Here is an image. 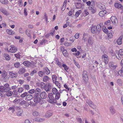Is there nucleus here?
I'll use <instances>...</instances> for the list:
<instances>
[{
    "instance_id": "1",
    "label": "nucleus",
    "mask_w": 123,
    "mask_h": 123,
    "mask_svg": "<svg viewBox=\"0 0 123 123\" xmlns=\"http://www.w3.org/2000/svg\"><path fill=\"white\" fill-rule=\"evenodd\" d=\"M10 85L8 83L5 84L4 86H0V92H6L11 90Z\"/></svg>"
},
{
    "instance_id": "2",
    "label": "nucleus",
    "mask_w": 123,
    "mask_h": 123,
    "mask_svg": "<svg viewBox=\"0 0 123 123\" xmlns=\"http://www.w3.org/2000/svg\"><path fill=\"white\" fill-rule=\"evenodd\" d=\"M115 54L116 57L119 60H121L123 56V49H120L119 51L116 50Z\"/></svg>"
},
{
    "instance_id": "3",
    "label": "nucleus",
    "mask_w": 123,
    "mask_h": 123,
    "mask_svg": "<svg viewBox=\"0 0 123 123\" xmlns=\"http://www.w3.org/2000/svg\"><path fill=\"white\" fill-rule=\"evenodd\" d=\"M83 80L84 83H87L88 80V77L87 72L86 71H83Z\"/></svg>"
},
{
    "instance_id": "4",
    "label": "nucleus",
    "mask_w": 123,
    "mask_h": 123,
    "mask_svg": "<svg viewBox=\"0 0 123 123\" xmlns=\"http://www.w3.org/2000/svg\"><path fill=\"white\" fill-rule=\"evenodd\" d=\"M53 94L52 93H49L48 95V97L49 99V102L51 103H56V100L53 96Z\"/></svg>"
},
{
    "instance_id": "5",
    "label": "nucleus",
    "mask_w": 123,
    "mask_h": 123,
    "mask_svg": "<svg viewBox=\"0 0 123 123\" xmlns=\"http://www.w3.org/2000/svg\"><path fill=\"white\" fill-rule=\"evenodd\" d=\"M7 73L5 71H3L2 73L1 79L3 81L5 82L8 79L7 77Z\"/></svg>"
},
{
    "instance_id": "6",
    "label": "nucleus",
    "mask_w": 123,
    "mask_h": 123,
    "mask_svg": "<svg viewBox=\"0 0 123 123\" xmlns=\"http://www.w3.org/2000/svg\"><path fill=\"white\" fill-rule=\"evenodd\" d=\"M38 96L39 94H35L33 97L34 101L36 104L39 102L40 101V98Z\"/></svg>"
},
{
    "instance_id": "7",
    "label": "nucleus",
    "mask_w": 123,
    "mask_h": 123,
    "mask_svg": "<svg viewBox=\"0 0 123 123\" xmlns=\"http://www.w3.org/2000/svg\"><path fill=\"white\" fill-rule=\"evenodd\" d=\"M111 20L114 25H117L118 24V21L116 17L114 16H112L111 18Z\"/></svg>"
},
{
    "instance_id": "8",
    "label": "nucleus",
    "mask_w": 123,
    "mask_h": 123,
    "mask_svg": "<svg viewBox=\"0 0 123 123\" xmlns=\"http://www.w3.org/2000/svg\"><path fill=\"white\" fill-rule=\"evenodd\" d=\"M33 62H30L27 61H25L24 62L23 64L25 66L27 67H29V66L32 67V66L33 65Z\"/></svg>"
},
{
    "instance_id": "9",
    "label": "nucleus",
    "mask_w": 123,
    "mask_h": 123,
    "mask_svg": "<svg viewBox=\"0 0 123 123\" xmlns=\"http://www.w3.org/2000/svg\"><path fill=\"white\" fill-rule=\"evenodd\" d=\"M9 75L10 77H11L12 78H13L17 76L18 74L15 72H14L12 71L9 72Z\"/></svg>"
},
{
    "instance_id": "10",
    "label": "nucleus",
    "mask_w": 123,
    "mask_h": 123,
    "mask_svg": "<svg viewBox=\"0 0 123 123\" xmlns=\"http://www.w3.org/2000/svg\"><path fill=\"white\" fill-rule=\"evenodd\" d=\"M109 66L110 68L113 70L115 69L117 67L116 65H115L112 62H109Z\"/></svg>"
},
{
    "instance_id": "11",
    "label": "nucleus",
    "mask_w": 123,
    "mask_h": 123,
    "mask_svg": "<svg viewBox=\"0 0 123 123\" xmlns=\"http://www.w3.org/2000/svg\"><path fill=\"white\" fill-rule=\"evenodd\" d=\"M51 84L50 83H49L45 85L44 89L46 92H48L51 90Z\"/></svg>"
},
{
    "instance_id": "12",
    "label": "nucleus",
    "mask_w": 123,
    "mask_h": 123,
    "mask_svg": "<svg viewBox=\"0 0 123 123\" xmlns=\"http://www.w3.org/2000/svg\"><path fill=\"white\" fill-rule=\"evenodd\" d=\"M11 48L9 50V52L11 53H15L17 50V48L13 45L11 46Z\"/></svg>"
},
{
    "instance_id": "13",
    "label": "nucleus",
    "mask_w": 123,
    "mask_h": 123,
    "mask_svg": "<svg viewBox=\"0 0 123 123\" xmlns=\"http://www.w3.org/2000/svg\"><path fill=\"white\" fill-rule=\"evenodd\" d=\"M102 59H104L105 63L107 64L108 62V56L106 55H103L102 56Z\"/></svg>"
},
{
    "instance_id": "14",
    "label": "nucleus",
    "mask_w": 123,
    "mask_h": 123,
    "mask_svg": "<svg viewBox=\"0 0 123 123\" xmlns=\"http://www.w3.org/2000/svg\"><path fill=\"white\" fill-rule=\"evenodd\" d=\"M86 102L87 104L89 105V106L91 108L93 109H94L96 108V106L93 104L92 102L90 100H87L86 101Z\"/></svg>"
},
{
    "instance_id": "15",
    "label": "nucleus",
    "mask_w": 123,
    "mask_h": 123,
    "mask_svg": "<svg viewBox=\"0 0 123 123\" xmlns=\"http://www.w3.org/2000/svg\"><path fill=\"white\" fill-rule=\"evenodd\" d=\"M23 113L22 110L20 108L18 107L16 113L17 115L18 116H21Z\"/></svg>"
},
{
    "instance_id": "16",
    "label": "nucleus",
    "mask_w": 123,
    "mask_h": 123,
    "mask_svg": "<svg viewBox=\"0 0 123 123\" xmlns=\"http://www.w3.org/2000/svg\"><path fill=\"white\" fill-rule=\"evenodd\" d=\"M25 69L23 67L20 68L18 71V73L19 74H21L25 73L26 72Z\"/></svg>"
},
{
    "instance_id": "17",
    "label": "nucleus",
    "mask_w": 123,
    "mask_h": 123,
    "mask_svg": "<svg viewBox=\"0 0 123 123\" xmlns=\"http://www.w3.org/2000/svg\"><path fill=\"white\" fill-rule=\"evenodd\" d=\"M40 96L41 98L43 99L46 98L47 97V95L45 92H43L40 94Z\"/></svg>"
},
{
    "instance_id": "18",
    "label": "nucleus",
    "mask_w": 123,
    "mask_h": 123,
    "mask_svg": "<svg viewBox=\"0 0 123 123\" xmlns=\"http://www.w3.org/2000/svg\"><path fill=\"white\" fill-rule=\"evenodd\" d=\"M53 114L52 112L50 111H48L45 115V116L47 118H49L51 117Z\"/></svg>"
},
{
    "instance_id": "19",
    "label": "nucleus",
    "mask_w": 123,
    "mask_h": 123,
    "mask_svg": "<svg viewBox=\"0 0 123 123\" xmlns=\"http://www.w3.org/2000/svg\"><path fill=\"white\" fill-rule=\"evenodd\" d=\"M110 112L112 115H114L116 111L113 106H111L110 108Z\"/></svg>"
},
{
    "instance_id": "20",
    "label": "nucleus",
    "mask_w": 123,
    "mask_h": 123,
    "mask_svg": "<svg viewBox=\"0 0 123 123\" xmlns=\"http://www.w3.org/2000/svg\"><path fill=\"white\" fill-rule=\"evenodd\" d=\"M96 26L95 25L93 26L91 29V32L93 34L97 32V29H96Z\"/></svg>"
},
{
    "instance_id": "21",
    "label": "nucleus",
    "mask_w": 123,
    "mask_h": 123,
    "mask_svg": "<svg viewBox=\"0 0 123 123\" xmlns=\"http://www.w3.org/2000/svg\"><path fill=\"white\" fill-rule=\"evenodd\" d=\"M0 12H2L5 15H8V14L5 9L2 7H1L0 8Z\"/></svg>"
},
{
    "instance_id": "22",
    "label": "nucleus",
    "mask_w": 123,
    "mask_h": 123,
    "mask_svg": "<svg viewBox=\"0 0 123 123\" xmlns=\"http://www.w3.org/2000/svg\"><path fill=\"white\" fill-rule=\"evenodd\" d=\"M123 37V35H121L117 41V43L118 45L121 44L122 43V39Z\"/></svg>"
},
{
    "instance_id": "23",
    "label": "nucleus",
    "mask_w": 123,
    "mask_h": 123,
    "mask_svg": "<svg viewBox=\"0 0 123 123\" xmlns=\"http://www.w3.org/2000/svg\"><path fill=\"white\" fill-rule=\"evenodd\" d=\"M75 5L76 8L78 9L83 8L82 7L83 6V5L81 3L78 2L76 3Z\"/></svg>"
},
{
    "instance_id": "24",
    "label": "nucleus",
    "mask_w": 123,
    "mask_h": 123,
    "mask_svg": "<svg viewBox=\"0 0 123 123\" xmlns=\"http://www.w3.org/2000/svg\"><path fill=\"white\" fill-rule=\"evenodd\" d=\"M43 72L46 75L49 74L50 73V71L47 67H46L44 68Z\"/></svg>"
},
{
    "instance_id": "25",
    "label": "nucleus",
    "mask_w": 123,
    "mask_h": 123,
    "mask_svg": "<svg viewBox=\"0 0 123 123\" xmlns=\"http://www.w3.org/2000/svg\"><path fill=\"white\" fill-rule=\"evenodd\" d=\"M98 7L102 10H105L106 9L105 6L101 3L99 4Z\"/></svg>"
},
{
    "instance_id": "26",
    "label": "nucleus",
    "mask_w": 123,
    "mask_h": 123,
    "mask_svg": "<svg viewBox=\"0 0 123 123\" xmlns=\"http://www.w3.org/2000/svg\"><path fill=\"white\" fill-rule=\"evenodd\" d=\"M107 13V12L105 10H102V11L99 12V15L101 17H102L104 16Z\"/></svg>"
},
{
    "instance_id": "27",
    "label": "nucleus",
    "mask_w": 123,
    "mask_h": 123,
    "mask_svg": "<svg viewBox=\"0 0 123 123\" xmlns=\"http://www.w3.org/2000/svg\"><path fill=\"white\" fill-rule=\"evenodd\" d=\"M88 42L90 45H92L93 44V41L92 37H90L88 39Z\"/></svg>"
},
{
    "instance_id": "28",
    "label": "nucleus",
    "mask_w": 123,
    "mask_h": 123,
    "mask_svg": "<svg viewBox=\"0 0 123 123\" xmlns=\"http://www.w3.org/2000/svg\"><path fill=\"white\" fill-rule=\"evenodd\" d=\"M33 96L31 95H27L26 97L25 100H31Z\"/></svg>"
},
{
    "instance_id": "29",
    "label": "nucleus",
    "mask_w": 123,
    "mask_h": 123,
    "mask_svg": "<svg viewBox=\"0 0 123 123\" xmlns=\"http://www.w3.org/2000/svg\"><path fill=\"white\" fill-rule=\"evenodd\" d=\"M62 66L64 68V69L67 72H68L69 70V68L67 66L66 64H63L62 65Z\"/></svg>"
},
{
    "instance_id": "30",
    "label": "nucleus",
    "mask_w": 123,
    "mask_h": 123,
    "mask_svg": "<svg viewBox=\"0 0 123 123\" xmlns=\"http://www.w3.org/2000/svg\"><path fill=\"white\" fill-rule=\"evenodd\" d=\"M6 31L7 33L10 35H13L14 34V31L9 29H7Z\"/></svg>"
},
{
    "instance_id": "31",
    "label": "nucleus",
    "mask_w": 123,
    "mask_h": 123,
    "mask_svg": "<svg viewBox=\"0 0 123 123\" xmlns=\"http://www.w3.org/2000/svg\"><path fill=\"white\" fill-rule=\"evenodd\" d=\"M49 78L48 76L45 75L44 76L43 78V81L44 82H45L49 80Z\"/></svg>"
},
{
    "instance_id": "32",
    "label": "nucleus",
    "mask_w": 123,
    "mask_h": 123,
    "mask_svg": "<svg viewBox=\"0 0 123 123\" xmlns=\"http://www.w3.org/2000/svg\"><path fill=\"white\" fill-rule=\"evenodd\" d=\"M32 115L34 117H39L40 115L39 113L36 111H34Z\"/></svg>"
},
{
    "instance_id": "33",
    "label": "nucleus",
    "mask_w": 123,
    "mask_h": 123,
    "mask_svg": "<svg viewBox=\"0 0 123 123\" xmlns=\"http://www.w3.org/2000/svg\"><path fill=\"white\" fill-rule=\"evenodd\" d=\"M20 101L21 100L20 99L16 98L13 101V103L15 104H18L20 103Z\"/></svg>"
},
{
    "instance_id": "34",
    "label": "nucleus",
    "mask_w": 123,
    "mask_h": 123,
    "mask_svg": "<svg viewBox=\"0 0 123 123\" xmlns=\"http://www.w3.org/2000/svg\"><path fill=\"white\" fill-rule=\"evenodd\" d=\"M87 34L86 33L84 34L83 35L82 39L85 42L87 40Z\"/></svg>"
},
{
    "instance_id": "35",
    "label": "nucleus",
    "mask_w": 123,
    "mask_h": 123,
    "mask_svg": "<svg viewBox=\"0 0 123 123\" xmlns=\"http://www.w3.org/2000/svg\"><path fill=\"white\" fill-rule=\"evenodd\" d=\"M115 6L116 7L119 8H123L122 6L121 5L118 3H116L115 4Z\"/></svg>"
},
{
    "instance_id": "36",
    "label": "nucleus",
    "mask_w": 123,
    "mask_h": 123,
    "mask_svg": "<svg viewBox=\"0 0 123 123\" xmlns=\"http://www.w3.org/2000/svg\"><path fill=\"white\" fill-rule=\"evenodd\" d=\"M52 92L54 94H56L58 93L57 89L55 88H53L52 90Z\"/></svg>"
},
{
    "instance_id": "37",
    "label": "nucleus",
    "mask_w": 123,
    "mask_h": 123,
    "mask_svg": "<svg viewBox=\"0 0 123 123\" xmlns=\"http://www.w3.org/2000/svg\"><path fill=\"white\" fill-rule=\"evenodd\" d=\"M102 30L105 33L107 34L108 33V30L105 27L103 26L102 28Z\"/></svg>"
},
{
    "instance_id": "38",
    "label": "nucleus",
    "mask_w": 123,
    "mask_h": 123,
    "mask_svg": "<svg viewBox=\"0 0 123 123\" xmlns=\"http://www.w3.org/2000/svg\"><path fill=\"white\" fill-rule=\"evenodd\" d=\"M56 61V63L58 65V66L60 68H62V66L61 65L60 63V62L59 60L57 59H55Z\"/></svg>"
},
{
    "instance_id": "39",
    "label": "nucleus",
    "mask_w": 123,
    "mask_h": 123,
    "mask_svg": "<svg viewBox=\"0 0 123 123\" xmlns=\"http://www.w3.org/2000/svg\"><path fill=\"white\" fill-rule=\"evenodd\" d=\"M62 53L64 55L65 57H67L68 55V53L67 50L64 49L62 51Z\"/></svg>"
},
{
    "instance_id": "40",
    "label": "nucleus",
    "mask_w": 123,
    "mask_h": 123,
    "mask_svg": "<svg viewBox=\"0 0 123 123\" xmlns=\"http://www.w3.org/2000/svg\"><path fill=\"white\" fill-rule=\"evenodd\" d=\"M44 119H42L40 118H37L35 119V121L38 122H42L44 121Z\"/></svg>"
},
{
    "instance_id": "41",
    "label": "nucleus",
    "mask_w": 123,
    "mask_h": 123,
    "mask_svg": "<svg viewBox=\"0 0 123 123\" xmlns=\"http://www.w3.org/2000/svg\"><path fill=\"white\" fill-rule=\"evenodd\" d=\"M39 76L41 77H42L43 76L44 74V73L43 71H40L38 73Z\"/></svg>"
},
{
    "instance_id": "42",
    "label": "nucleus",
    "mask_w": 123,
    "mask_h": 123,
    "mask_svg": "<svg viewBox=\"0 0 123 123\" xmlns=\"http://www.w3.org/2000/svg\"><path fill=\"white\" fill-rule=\"evenodd\" d=\"M45 85V83L44 82H40V86L42 89H44Z\"/></svg>"
},
{
    "instance_id": "43",
    "label": "nucleus",
    "mask_w": 123,
    "mask_h": 123,
    "mask_svg": "<svg viewBox=\"0 0 123 123\" xmlns=\"http://www.w3.org/2000/svg\"><path fill=\"white\" fill-rule=\"evenodd\" d=\"M6 93V95L7 96H11L12 94V92L11 91H8Z\"/></svg>"
},
{
    "instance_id": "44",
    "label": "nucleus",
    "mask_w": 123,
    "mask_h": 123,
    "mask_svg": "<svg viewBox=\"0 0 123 123\" xmlns=\"http://www.w3.org/2000/svg\"><path fill=\"white\" fill-rule=\"evenodd\" d=\"M0 2L3 4H6L8 3V1L7 0H0Z\"/></svg>"
},
{
    "instance_id": "45",
    "label": "nucleus",
    "mask_w": 123,
    "mask_h": 123,
    "mask_svg": "<svg viewBox=\"0 0 123 123\" xmlns=\"http://www.w3.org/2000/svg\"><path fill=\"white\" fill-rule=\"evenodd\" d=\"M96 28L97 30L98 33H99L100 31L101 27L98 25L97 26H96Z\"/></svg>"
},
{
    "instance_id": "46",
    "label": "nucleus",
    "mask_w": 123,
    "mask_h": 123,
    "mask_svg": "<svg viewBox=\"0 0 123 123\" xmlns=\"http://www.w3.org/2000/svg\"><path fill=\"white\" fill-rule=\"evenodd\" d=\"M81 12L82 11L81 10H79L76 12L75 14V16L78 17Z\"/></svg>"
},
{
    "instance_id": "47",
    "label": "nucleus",
    "mask_w": 123,
    "mask_h": 123,
    "mask_svg": "<svg viewBox=\"0 0 123 123\" xmlns=\"http://www.w3.org/2000/svg\"><path fill=\"white\" fill-rule=\"evenodd\" d=\"M57 77L55 75H54L52 76V80L54 83L56 82Z\"/></svg>"
},
{
    "instance_id": "48",
    "label": "nucleus",
    "mask_w": 123,
    "mask_h": 123,
    "mask_svg": "<svg viewBox=\"0 0 123 123\" xmlns=\"http://www.w3.org/2000/svg\"><path fill=\"white\" fill-rule=\"evenodd\" d=\"M41 91V90L39 88H37L35 90V94H38L39 95V92H40Z\"/></svg>"
},
{
    "instance_id": "49",
    "label": "nucleus",
    "mask_w": 123,
    "mask_h": 123,
    "mask_svg": "<svg viewBox=\"0 0 123 123\" xmlns=\"http://www.w3.org/2000/svg\"><path fill=\"white\" fill-rule=\"evenodd\" d=\"M117 83L120 86L122 85V82L121 79H118L117 80Z\"/></svg>"
},
{
    "instance_id": "50",
    "label": "nucleus",
    "mask_w": 123,
    "mask_h": 123,
    "mask_svg": "<svg viewBox=\"0 0 123 123\" xmlns=\"http://www.w3.org/2000/svg\"><path fill=\"white\" fill-rule=\"evenodd\" d=\"M55 96V98L57 99H58L60 98L61 94L59 92H58L56 94Z\"/></svg>"
},
{
    "instance_id": "51",
    "label": "nucleus",
    "mask_w": 123,
    "mask_h": 123,
    "mask_svg": "<svg viewBox=\"0 0 123 123\" xmlns=\"http://www.w3.org/2000/svg\"><path fill=\"white\" fill-rule=\"evenodd\" d=\"M23 88L25 89L28 90L30 89L29 86L28 85H25L24 86Z\"/></svg>"
},
{
    "instance_id": "52",
    "label": "nucleus",
    "mask_w": 123,
    "mask_h": 123,
    "mask_svg": "<svg viewBox=\"0 0 123 123\" xmlns=\"http://www.w3.org/2000/svg\"><path fill=\"white\" fill-rule=\"evenodd\" d=\"M14 67L16 68H18L19 67L20 64L19 63L17 62L15 63L14 64Z\"/></svg>"
},
{
    "instance_id": "53",
    "label": "nucleus",
    "mask_w": 123,
    "mask_h": 123,
    "mask_svg": "<svg viewBox=\"0 0 123 123\" xmlns=\"http://www.w3.org/2000/svg\"><path fill=\"white\" fill-rule=\"evenodd\" d=\"M111 21L110 20H108L105 22V24L107 26H111Z\"/></svg>"
},
{
    "instance_id": "54",
    "label": "nucleus",
    "mask_w": 123,
    "mask_h": 123,
    "mask_svg": "<svg viewBox=\"0 0 123 123\" xmlns=\"http://www.w3.org/2000/svg\"><path fill=\"white\" fill-rule=\"evenodd\" d=\"M37 71L36 70H34L31 72L30 75L31 76H33L34 74H36L37 73Z\"/></svg>"
},
{
    "instance_id": "55",
    "label": "nucleus",
    "mask_w": 123,
    "mask_h": 123,
    "mask_svg": "<svg viewBox=\"0 0 123 123\" xmlns=\"http://www.w3.org/2000/svg\"><path fill=\"white\" fill-rule=\"evenodd\" d=\"M27 94L28 93L27 92H25L21 94L20 96L22 98H24L25 96L26 97Z\"/></svg>"
},
{
    "instance_id": "56",
    "label": "nucleus",
    "mask_w": 123,
    "mask_h": 123,
    "mask_svg": "<svg viewBox=\"0 0 123 123\" xmlns=\"http://www.w3.org/2000/svg\"><path fill=\"white\" fill-rule=\"evenodd\" d=\"M9 110L11 111L13 113L15 111V110L13 107H10L8 109Z\"/></svg>"
},
{
    "instance_id": "57",
    "label": "nucleus",
    "mask_w": 123,
    "mask_h": 123,
    "mask_svg": "<svg viewBox=\"0 0 123 123\" xmlns=\"http://www.w3.org/2000/svg\"><path fill=\"white\" fill-rule=\"evenodd\" d=\"M55 83L56 85L59 88H60L61 87V84L58 81H56L55 82Z\"/></svg>"
},
{
    "instance_id": "58",
    "label": "nucleus",
    "mask_w": 123,
    "mask_h": 123,
    "mask_svg": "<svg viewBox=\"0 0 123 123\" xmlns=\"http://www.w3.org/2000/svg\"><path fill=\"white\" fill-rule=\"evenodd\" d=\"M24 90V89L22 87H19L18 89V92L19 93H21Z\"/></svg>"
},
{
    "instance_id": "59",
    "label": "nucleus",
    "mask_w": 123,
    "mask_h": 123,
    "mask_svg": "<svg viewBox=\"0 0 123 123\" xmlns=\"http://www.w3.org/2000/svg\"><path fill=\"white\" fill-rule=\"evenodd\" d=\"M84 14H85L86 16H87L88 15L89 13L87 9H85L84 10Z\"/></svg>"
},
{
    "instance_id": "60",
    "label": "nucleus",
    "mask_w": 123,
    "mask_h": 123,
    "mask_svg": "<svg viewBox=\"0 0 123 123\" xmlns=\"http://www.w3.org/2000/svg\"><path fill=\"white\" fill-rule=\"evenodd\" d=\"M5 57L6 60H10L9 55L7 54H5Z\"/></svg>"
},
{
    "instance_id": "61",
    "label": "nucleus",
    "mask_w": 123,
    "mask_h": 123,
    "mask_svg": "<svg viewBox=\"0 0 123 123\" xmlns=\"http://www.w3.org/2000/svg\"><path fill=\"white\" fill-rule=\"evenodd\" d=\"M35 92V90L34 89H32L30 90L28 92L31 94H33Z\"/></svg>"
},
{
    "instance_id": "62",
    "label": "nucleus",
    "mask_w": 123,
    "mask_h": 123,
    "mask_svg": "<svg viewBox=\"0 0 123 123\" xmlns=\"http://www.w3.org/2000/svg\"><path fill=\"white\" fill-rule=\"evenodd\" d=\"M26 101L24 100H23L20 102L19 104L21 105H22L25 104Z\"/></svg>"
},
{
    "instance_id": "63",
    "label": "nucleus",
    "mask_w": 123,
    "mask_h": 123,
    "mask_svg": "<svg viewBox=\"0 0 123 123\" xmlns=\"http://www.w3.org/2000/svg\"><path fill=\"white\" fill-rule=\"evenodd\" d=\"M112 34L111 32L109 33L108 34V37L109 38H111L112 37Z\"/></svg>"
},
{
    "instance_id": "64",
    "label": "nucleus",
    "mask_w": 123,
    "mask_h": 123,
    "mask_svg": "<svg viewBox=\"0 0 123 123\" xmlns=\"http://www.w3.org/2000/svg\"><path fill=\"white\" fill-rule=\"evenodd\" d=\"M64 44L66 46H70L71 45V44L69 43L65 42L64 43Z\"/></svg>"
}]
</instances>
